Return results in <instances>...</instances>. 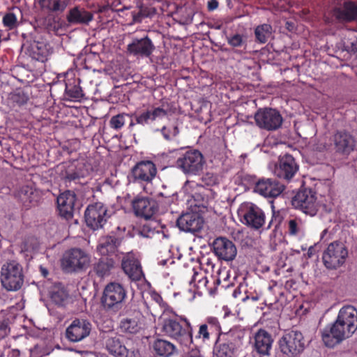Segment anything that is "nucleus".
Segmentation results:
<instances>
[{"label": "nucleus", "instance_id": "a211bd4d", "mask_svg": "<svg viewBox=\"0 0 357 357\" xmlns=\"http://www.w3.org/2000/svg\"><path fill=\"white\" fill-rule=\"evenodd\" d=\"M132 208L135 216L149 220L158 211V204L153 198L137 196L132 201Z\"/></svg>", "mask_w": 357, "mask_h": 357}, {"label": "nucleus", "instance_id": "603ef678", "mask_svg": "<svg viewBox=\"0 0 357 357\" xmlns=\"http://www.w3.org/2000/svg\"><path fill=\"white\" fill-rule=\"evenodd\" d=\"M247 285L245 284L241 283L233 291V296L236 298H239L242 301H245L249 299V296L246 295L245 297H241V294L243 292L244 294H247Z\"/></svg>", "mask_w": 357, "mask_h": 357}, {"label": "nucleus", "instance_id": "3c124183", "mask_svg": "<svg viewBox=\"0 0 357 357\" xmlns=\"http://www.w3.org/2000/svg\"><path fill=\"white\" fill-rule=\"evenodd\" d=\"M202 183L207 188H211L218 183V178L215 174L211 172H206L201 178Z\"/></svg>", "mask_w": 357, "mask_h": 357}, {"label": "nucleus", "instance_id": "4c0bfd02", "mask_svg": "<svg viewBox=\"0 0 357 357\" xmlns=\"http://www.w3.org/2000/svg\"><path fill=\"white\" fill-rule=\"evenodd\" d=\"M119 244V239L116 236H106L100 239L97 250L101 255L106 256L114 253Z\"/></svg>", "mask_w": 357, "mask_h": 357}, {"label": "nucleus", "instance_id": "473e14b6", "mask_svg": "<svg viewBox=\"0 0 357 357\" xmlns=\"http://www.w3.org/2000/svg\"><path fill=\"white\" fill-rule=\"evenodd\" d=\"M227 44L231 50L222 49L224 52H231L233 54L241 56L247 52L248 37L239 33H231L226 36Z\"/></svg>", "mask_w": 357, "mask_h": 357}, {"label": "nucleus", "instance_id": "37998d69", "mask_svg": "<svg viewBox=\"0 0 357 357\" xmlns=\"http://www.w3.org/2000/svg\"><path fill=\"white\" fill-rule=\"evenodd\" d=\"M272 31V26L268 24L258 26L255 30L256 40L260 43H266L270 37Z\"/></svg>", "mask_w": 357, "mask_h": 357}, {"label": "nucleus", "instance_id": "9b49d317", "mask_svg": "<svg viewBox=\"0 0 357 357\" xmlns=\"http://www.w3.org/2000/svg\"><path fill=\"white\" fill-rule=\"evenodd\" d=\"M185 187L188 194L193 199L195 206L198 208H208L216 196V192L211 188H207L195 181H188Z\"/></svg>", "mask_w": 357, "mask_h": 357}, {"label": "nucleus", "instance_id": "5701e85b", "mask_svg": "<svg viewBox=\"0 0 357 357\" xmlns=\"http://www.w3.org/2000/svg\"><path fill=\"white\" fill-rule=\"evenodd\" d=\"M284 190L285 185L276 178H261L255 186V192L270 198L278 197Z\"/></svg>", "mask_w": 357, "mask_h": 357}, {"label": "nucleus", "instance_id": "052dcab7", "mask_svg": "<svg viewBox=\"0 0 357 357\" xmlns=\"http://www.w3.org/2000/svg\"><path fill=\"white\" fill-rule=\"evenodd\" d=\"M324 22L327 24L333 23V18H330L329 17H326V16H324Z\"/></svg>", "mask_w": 357, "mask_h": 357}, {"label": "nucleus", "instance_id": "a18cd8bd", "mask_svg": "<svg viewBox=\"0 0 357 357\" xmlns=\"http://www.w3.org/2000/svg\"><path fill=\"white\" fill-rule=\"evenodd\" d=\"M50 298L56 305H63L68 298V294L63 289H57L51 292Z\"/></svg>", "mask_w": 357, "mask_h": 357}, {"label": "nucleus", "instance_id": "f704fd0d", "mask_svg": "<svg viewBox=\"0 0 357 357\" xmlns=\"http://www.w3.org/2000/svg\"><path fill=\"white\" fill-rule=\"evenodd\" d=\"M73 74V71L66 73L65 93L71 100H80L84 96L82 89L79 86L80 79L77 78L71 81L69 77Z\"/></svg>", "mask_w": 357, "mask_h": 357}, {"label": "nucleus", "instance_id": "bb28decb", "mask_svg": "<svg viewBox=\"0 0 357 357\" xmlns=\"http://www.w3.org/2000/svg\"><path fill=\"white\" fill-rule=\"evenodd\" d=\"M335 322L344 328L347 335L351 336L357 329V310L348 305L340 309Z\"/></svg>", "mask_w": 357, "mask_h": 357}, {"label": "nucleus", "instance_id": "4be33fe9", "mask_svg": "<svg viewBox=\"0 0 357 357\" xmlns=\"http://www.w3.org/2000/svg\"><path fill=\"white\" fill-rule=\"evenodd\" d=\"M349 337L344 331V328L341 327V324L335 321L332 325L326 326L321 332L322 340L329 348L334 347Z\"/></svg>", "mask_w": 357, "mask_h": 357}, {"label": "nucleus", "instance_id": "bf43d9fd", "mask_svg": "<svg viewBox=\"0 0 357 357\" xmlns=\"http://www.w3.org/2000/svg\"><path fill=\"white\" fill-rule=\"evenodd\" d=\"M40 271L41 273V275L44 277V278H47L48 274H49V272L47 271V268L43 267V266H40Z\"/></svg>", "mask_w": 357, "mask_h": 357}, {"label": "nucleus", "instance_id": "864d4df0", "mask_svg": "<svg viewBox=\"0 0 357 357\" xmlns=\"http://www.w3.org/2000/svg\"><path fill=\"white\" fill-rule=\"evenodd\" d=\"M344 44L347 51L353 53L357 52V38L355 36L348 38Z\"/></svg>", "mask_w": 357, "mask_h": 357}, {"label": "nucleus", "instance_id": "49530a36", "mask_svg": "<svg viewBox=\"0 0 357 357\" xmlns=\"http://www.w3.org/2000/svg\"><path fill=\"white\" fill-rule=\"evenodd\" d=\"M2 23L8 30H13L17 27L18 22L17 16L12 12L6 13L2 19Z\"/></svg>", "mask_w": 357, "mask_h": 357}, {"label": "nucleus", "instance_id": "0eeeda50", "mask_svg": "<svg viewBox=\"0 0 357 357\" xmlns=\"http://www.w3.org/2000/svg\"><path fill=\"white\" fill-rule=\"evenodd\" d=\"M280 351L291 357L301 354L305 348V340L303 333L291 330L285 332L278 341Z\"/></svg>", "mask_w": 357, "mask_h": 357}, {"label": "nucleus", "instance_id": "72a5a7b5", "mask_svg": "<svg viewBox=\"0 0 357 357\" xmlns=\"http://www.w3.org/2000/svg\"><path fill=\"white\" fill-rule=\"evenodd\" d=\"M167 110L163 106L153 107L152 109H146L139 114H135V119L136 123L145 126L154 121L157 119H162L167 115Z\"/></svg>", "mask_w": 357, "mask_h": 357}, {"label": "nucleus", "instance_id": "f8f14e48", "mask_svg": "<svg viewBox=\"0 0 357 357\" xmlns=\"http://www.w3.org/2000/svg\"><path fill=\"white\" fill-rule=\"evenodd\" d=\"M254 119L258 128L268 132L278 130L283 123V118L280 112L271 107L258 109Z\"/></svg>", "mask_w": 357, "mask_h": 357}, {"label": "nucleus", "instance_id": "a878e982", "mask_svg": "<svg viewBox=\"0 0 357 357\" xmlns=\"http://www.w3.org/2000/svg\"><path fill=\"white\" fill-rule=\"evenodd\" d=\"M298 170V165L294 158L285 154L279 159V164L275 169V175L282 179L289 181Z\"/></svg>", "mask_w": 357, "mask_h": 357}, {"label": "nucleus", "instance_id": "c85d7f7f", "mask_svg": "<svg viewBox=\"0 0 357 357\" xmlns=\"http://www.w3.org/2000/svg\"><path fill=\"white\" fill-rule=\"evenodd\" d=\"M331 13L332 17H334L337 22H351L357 18V5L351 1H345L342 7L335 6Z\"/></svg>", "mask_w": 357, "mask_h": 357}, {"label": "nucleus", "instance_id": "f257e3e1", "mask_svg": "<svg viewBox=\"0 0 357 357\" xmlns=\"http://www.w3.org/2000/svg\"><path fill=\"white\" fill-rule=\"evenodd\" d=\"M180 319L184 323V326L176 318L165 319L162 323V332L181 345L190 347L193 343L192 326L187 318L181 317Z\"/></svg>", "mask_w": 357, "mask_h": 357}, {"label": "nucleus", "instance_id": "b1692460", "mask_svg": "<svg viewBox=\"0 0 357 357\" xmlns=\"http://www.w3.org/2000/svg\"><path fill=\"white\" fill-rule=\"evenodd\" d=\"M213 250L219 259L226 261H233L237 255L235 244L225 237H218L214 240Z\"/></svg>", "mask_w": 357, "mask_h": 357}, {"label": "nucleus", "instance_id": "6e6d98bb", "mask_svg": "<svg viewBox=\"0 0 357 357\" xmlns=\"http://www.w3.org/2000/svg\"><path fill=\"white\" fill-rule=\"evenodd\" d=\"M141 233L144 236L150 237V236H153L155 232V230L151 229L149 225H144Z\"/></svg>", "mask_w": 357, "mask_h": 357}, {"label": "nucleus", "instance_id": "e433bc0d", "mask_svg": "<svg viewBox=\"0 0 357 357\" xmlns=\"http://www.w3.org/2000/svg\"><path fill=\"white\" fill-rule=\"evenodd\" d=\"M114 268V260L109 257L100 258L93 265L91 273L95 274L98 278L103 279L108 277Z\"/></svg>", "mask_w": 357, "mask_h": 357}, {"label": "nucleus", "instance_id": "5fc2aeb1", "mask_svg": "<svg viewBox=\"0 0 357 357\" xmlns=\"http://www.w3.org/2000/svg\"><path fill=\"white\" fill-rule=\"evenodd\" d=\"M155 13H156V10L155 8L141 7L139 12V15L142 17H152L153 15H155Z\"/></svg>", "mask_w": 357, "mask_h": 357}, {"label": "nucleus", "instance_id": "4468645a", "mask_svg": "<svg viewBox=\"0 0 357 357\" xmlns=\"http://www.w3.org/2000/svg\"><path fill=\"white\" fill-rule=\"evenodd\" d=\"M293 206L304 213L314 216L319 209L317 193L311 188L300 190L292 199Z\"/></svg>", "mask_w": 357, "mask_h": 357}, {"label": "nucleus", "instance_id": "338daca9", "mask_svg": "<svg viewBox=\"0 0 357 357\" xmlns=\"http://www.w3.org/2000/svg\"><path fill=\"white\" fill-rule=\"evenodd\" d=\"M252 299L253 301H256L257 298H255V297H252Z\"/></svg>", "mask_w": 357, "mask_h": 357}, {"label": "nucleus", "instance_id": "58836bf2", "mask_svg": "<svg viewBox=\"0 0 357 357\" xmlns=\"http://www.w3.org/2000/svg\"><path fill=\"white\" fill-rule=\"evenodd\" d=\"M67 20L71 24L86 23L92 20V15L85 10L74 8L70 10Z\"/></svg>", "mask_w": 357, "mask_h": 357}, {"label": "nucleus", "instance_id": "cd10ccee", "mask_svg": "<svg viewBox=\"0 0 357 357\" xmlns=\"http://www.w3.org/2000/svg\"><path fill=\"white\" fill-rule=\"evenodd\" d=\"M178 227L185 232L199 231L204 225L203 218L197 213H186L181 215L176 221Z\"/></svg>", "mask_w": 357, "mask_h": 357}, {"label": "nucleus", "instance_id": "423d86ee", "mask_svg": "<svg viewBox=\"0 0 357 357\" xmlns=\"http://www.w3.org/2000/svg\"><path fill=\"white\" fill-rule=\"evenodd\" d=\"M238 215L242 223L252 229L257 230L265 225L264 211L253 203H242L238 209Z\"/></svg>", "mask_w": 357, "mask_h": 357}, {"label": "nucleus", "instance_id": "c756f323", "mask_svg": "<svg viewBox=\"0 0 357 357\" xmlns=\"http://www.w3.org/2000/svg\"><path fill=\"white\" fill-rule=\"evenodd\" d=\"M335 149L337 152L349 154L355 147L353 135L345 130H337L333 137Z\"/></svg>", "mask_w": 357, "mask_h": 357}, {"label": "nucleus", "instance_id": "aec40b11", "mask_svg": "<svg viewBox=\"0 0 357 357\" xmlns=\"http://www.w3.org/2000/svg\"><path fill=\"white\" fill-rule=\"evenodd\" d=\"M121 268L132 281H139L144 277L140 261L133 252H127L123 256Z\"/></svg>", "mask_w": 357, "mask_h": 357}, {"label": "nucleus", "instance_id": "393cba45", "mask_svg": "<svg viewBox=\"0 0 357 357\" xmlns=\"http://www.w3.org/2000/svg\"><path fill=\"white\" fill-rule=\"evenodd\" d=\"M105 346L108 352L115 357H139L138 350L128 348L119 336L108 337Z\"/></svg>", "mask_w": 357, "mask_h": 357}, {"label": "nucleus", "instance_id": "2eb2a0df", "mask_svg": "<svg viewBox=\"0 0 357 357\" xmlns=\"http://www.w3.org/2000/svg\"><path fill=\"white\" fill-rule=\"evenodd\" d=\"M108 217L107 208L101 202L89 204L84 213L86 225L93 230L102 228Z\"/></svg>", "mask_w": 357, "mask_h": 357}, {"label": "nucleus", "instance_id": "c9c22d12", "mask_svg": "<svg viewBox=\"0 0 357 357\" xmlns=\"http://www.w3.org/2000/svg\"><path fill=\"white\" fill-rule=\"evenodd\" d=\"M151 348L153 353L158 357H171L177 351L174 344L160 338L154 340Z\"/></svg>", "mask_w": 357, "mask_h": 357}, {"label": "nucleus", "instance_id": "79ce46f5", "mask_svg": "<svg viewBox=\"0 0 357 357\" xmlns=\"http://www.w3.org/2000/svg\"><path fill=\"white\" fill-rule=\"evenodd\" d=\"M40 4L43 9L52 12H62L66 7L65 0H40Z\"/></svg>", "mask_w": 357, "mask_h": 357}, {"label": "nucleus", "instance_id": "ea45409f", "mask_svg": "<svg viewBox=\"0 0 357 357\" xmlns=\"http://www.w3.org/2000/svg\"><path fill=\"white\" fill-rule=\"evenodd\" d=\"M162 135L163 139L167 142H178V137L180 130L176 124H167L163 126L161 129L157 130Z\"/></svg>", "mask_w": 357, "mask_h": 357}, {"label": "nucleus", "instance_id": "f03ea898", "mask_svg": "<svg viewBox=\"0 0 357 357\" xmlns=\"http://www.w3.org/2000/svg\"><path fill=\"white\" fill-rule=\"evenodd\" d=\"M128 298L126 287L117 282H110L104 288L101 302L107 311L117 312Z\"/></svg>", "mask_w": 357, "mask_h": 357}, {"label": "nucleus", "instance_id": "7ed1b4c3", "mask_svg": "<svg viewBox=\"0 0 357 357\" xmlns=\"http://www.w3.org/2000/svg\"><path fill=\"white\" fill-rule=\"evenodd\" d=\"M90 256L80 248L66 250L61 259L62 269L66 273H78L85 271L89 266Z\"/></svg>", "mask_w": 357, "mask_h": 357}, {"label": "nucleus", "instance_id": "69168bd1", "mask_svg": "<svg viewBox=\"0 0 357 357\" xmlns=\"http://www.w3.org/2000/svg\"><path fill=\"white\" fill-rule=\"evenodd\" d=\"M326 232H327V230H326V229L324 230V231H323V232H322V235H324V234H326Z\"/></svg>", "mask_w": 357, "mask_h": 357}, {"label": "nucleus", "instance_id": "ddd939ff", "mask_svg": "<svg viewBox=\"0 0 357 357\" xmlns=\"http://www.w3.org/2000/svg\"><path fill=\"white\" fill-rule=\"evenodd\" d=\"M61 173V179L67 187L73 188V185H83L82 181L89 174L85 163L73 162L63 166Z\"/></svg>", "mask_w": 357, "mask_h": 357}, {"label": "nucleus", "instance_id": "9d476101", "mask_svg": "<svg viewBox=\"0 0 357 357\" xmlns=\"http://www.w3.org/2000/svg\"><path fill=\"white\" fill-rule=\"evenodd\" d=\"M348 256V250L343 243L335 241L331 243L322 255V261L325 267L335 270L342 266Z\"/></svg>", "mask_w": 357, "mask_h": 357}, {"label": "nucleus", "instance_id": "1a4fd4ad", "mask_svg": "<svg viewBox=\"0 0 357 357\" xmlns=\"http://www.w3.org/2000/svg\"><path fill=\"white\" fill-rule=\"evenodd\" d=\"M1 283L8 291H17L24 283L22 267L13 261L3 264L1 270Z\"/></svg>", "mask_w": 357, "mask_h": 357}, {"label": "nucleus", "instance_id": "680f3d73", "mask_svg": "<svg viewBox=\"0 0 357 357\" xmlns=\"http://www.w3.org/2000/svg\"><path fill=\"white\" fill-rule=\"evenodd\" d=\"M135 124H137V123H136V121H135V122H134L132 120H131V121H130V124H129V127H132V126H134Z\"/></svg>", "mask_w": 357, "mask_h": 357}, {"label": "nucleus", "instance_id": "e2e57ef3", "mask_svg": "<svg viewBox=\"0 0 357 357\" xmlns=\"http://www.w3.org/2000/svg\"><path fill=\"white\" fill-rule=\"evenodd\" d=\"M215 284H220V280L218 278L217 279L215 282H214Z\"/></svg>", "mask_w": 357, "mask_h": 357}, {"label": "nucleus", "instance_id": "7c9ffc66", "mask_svg": "<svg viewBox=\"0 0 357 357\" xmlns=\"http://www.w3.org/2000/svg\"><path fill=\"white\" fill-rule=\"evenodd\" d=\"M76 196L74 192L66 190L57 197V207L61 216L69 220L73 216Z\"/></svg>", "mask_w": 357, "mask_h": 357}, {"label": "nucleus", "instance_id": "13d9d810", "mask_svg": "<svg viewBox=\"0 0 357 357\" xmlns=\"http://www.w3.org/2000/svg\"><path fill=\"white\" fill-rule=\"evenodd\" d=\"M20 356V351L17 349H12L8 355L9 357H19Z\"/></svg>", "mask_w": 357, "mask_h": 357}, {"label": "nucleus", "instance_id": "8fccbe9b", "mask_svg": "<svg viewBox=\"0 0 357 357\" xmlns=\"http://www.w3.org/2000/svg\"><path fill=\"white\" fill-rule=\"evenodd\" d=\"M129 116V114H119L114 116L109 121L110 127L115 129H121L125 124V117Z\"/></svg>", "mask_w": 357, "mask_h": 357}, {"label": "nucleus", "instance_id": "c03bdc74", "mask_svg": "<svg viewBox=\"0 0 357 357\" xmlns=\"http://www.w3.org/2000/svg\"><path fill=\"white\" fill-rule=\"evenodd\" d=\"M271 207L272 217L266 227V229L268 230L273 228L274 231H277L284 220V215L283 213L280 210H275V206L273 205H272Z\"/></svg>", "mask_w": 357, "mask_h": 357}, {"label": "nucleus", "instance_id": "412c9836", "mask_svg": "<svg viewBox=\"0 0 357 357\" xmlns=\"http://www.w3.org/2000/svg\"><path fill=\"white\" fill-rule=\"evenodd\" d=\"M91 324L86 319H75L66 328V337L72 342L82 341L89 335Z\"/></svg>", "mask_w": 357, "mask_h": 357}, {"label": "nucleus", "instance_id": "a19ab883", "mask_svg": "<svg viewBox=\"0 0 357 357\" xmlns=\"http://www.w3.org/2000/svg\"><path fill=\"white\" fill-rule=\"evenodd\" d=\"M33 56L38 61L47 60L49 55V50L46 44L42 42H34L31 45Z\"/></svg>", "mask_w": 357, "mask_h": 357}, {"label": "nucleus", "instance_id": "39448f33", "mask_svg": "<svg viewBox=\"0 0 357 357\" xmlns=\"http://www.w3.org/2000/svg\"><path fill=\"white\" fill-rule=\"evenodd\" d=\"M121 314L124 316L119 322V329L127 334H137L142 328L143 315L139 309L132 303L125 305Z\"/></svg>", "mask_w": 357, "mask_h": 357}, {"label": "nucleus", "instance_id": "4d7b16f0", "mask_svg": "<svg viewBox=\"0 0 357 357\" xmlns=\"http://www.w3.org/2000/svg\"><path fill=\"white\" fill-rule=\"evenodd\" d=\"M218 6V0H210L208 2V10H214L216 9Z\"/></svg>", "mask_w": 357, "mask_h": 357}, {"label": "nucleus", "instance_id": "6e6552de", "mask_svg": "<svg viewBox=\"0 0 357 357\" xmlns=\"http://www.w3.org/2000/svg\"><path fill=\"white\" fill-rule=\"evenodd\" d=\"M241 338L239 333L230 330L227 333H222L218 337L215 345L217 357H236Z\"/></svg>", "mask_w": 357, "mask_h": 357}, {"label": "nucleus", "instance_id": "de8ad7c7", "mask_svg": "<svg viewBox=\"0 0 357 357\" xmlns=\"http://www.w3.org/2000/svg\"><path fill=\"white\" fill-rule=\"evenodd\" d=\"M288 234L290 236H297L302 231V220L300 218H292L288 220Z\"/></svg>", "mask_w": 357, "mask_h": 357}, {"label": "nucleus", "instance_id": "dca6fc26", "mask_svg": "<svg viewBox=\"0 0 357 357\" xmlns=\"http://www.w3.org/2000/svg\"><path fill=\"white\" fill-rule=\"evenodd\" d=\"M221 334V325L218 319L209 316L198 325V331L193 333V339L205 343L210 340L211 336L219 337Z\"/></svg>", "mask_w": 357, "mask_h": 357}, {"label": "nucleus", "instance_id": "6ab92c4d", "mask_svg": "<svg viewBox=\"0 0 357 357\" xmlns=\"http://www.w3.org/2000/svg\"><path fill=\"white\" fill-rule=\"evenodd\" d=\"M152 40L146 35L143 38H133L127 45V53L136 58H149L155 50Z\"/></svg>", "mask_w": 357, "mask_h": 357}, {"label": "nucleus", "instance_id": "0e129e2a", "mask_svg": "<svg viewBox=\"0 0 357 357\" xmlns=\"http://www.w3.org/2000/svg\"><path fill=\"white\" fill-rule=\"evenodd\" d=\"M312 249H313V248H312V247L309 249V250H308V255H309V256H310V255H311V254H312V251H311V250H312Z\"/></svg>", "mask_w": 357, "mask_h": 357}, {"label": "nucleus", "instance_id": "2f4dec72", "mask_svg": "<svg viewBox=\"0 0 357 357\" xmlns=\"http://www.w3.org/2000/svg\"><path fill=\"white\" fill-rule=\"evenodd\" d=\"M273 343L271 333L264 329H259L254 335V351L261 356H268Z\"/></svg>", "mask_w": 357, "mask_h": 357}, {"label": "nucleus", "instance_id": "f3484780", "mask_svg": "<svg viewBox=\"0 0 357 357\" xmlns=\"http://www.w3.org/2000/svg\"><path fill=\"white\" fill-rule=\"evenodd\" d=\"M156 174L157 168L152 161L142 160L131 169L130 176L133 182L144 184L151 183Z\"/></svg>", "mask_w": 357, "mask_h": 357}, {"label": "nucleus", "instance_id": "09e8293b", "mask_svg": "<svg viewBox=\"0 0 357 357\" xmlns=\"http://www.w3.org/2000/svg\"><path fill=\"white\" fill-rule=\"evenodd\" d=\"M33 190L29 186L22 187L19 192L20 198L26 206H29L33 202Z\"/></svg>", "mask_w": 357, "mask_h": 357}, {"label": "nucleus", "instance_id": "20e7f679", "mask_svg": "<svg viewBox=\"0 0 357 357\" xmlns=\"http://www.w3.org/2000/svg\"><path fill=\"white\" fill-rule=\"evenodd\" d=\"M206 163L201 151L190 149L181 155L176 160L177 167L187 175H199Z\"/></svg>", "mask_w": 357, "mask_h": 357}]
</instances>
